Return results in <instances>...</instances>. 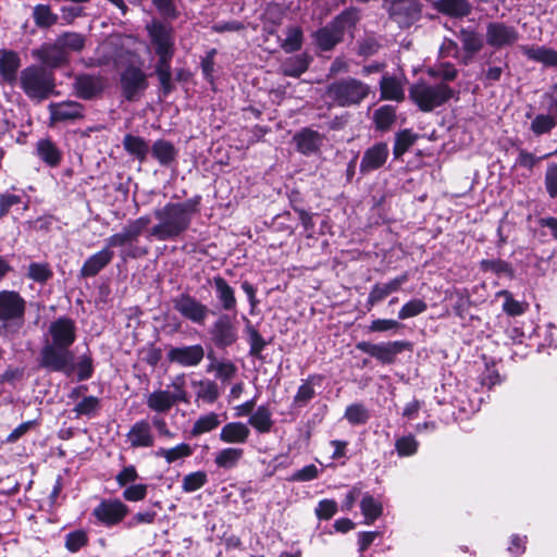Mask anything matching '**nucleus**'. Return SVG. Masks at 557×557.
<instances>
[{"label":"nucleus","instance_id":"30","mask_svg":"<svg viewBox=\"0 0 557 557\" xmlns=\"http://www.w3.org/2000/svg\"><path fill=\"white\" fill-rule=\"evenodd\" d=\"M323 376L320 374H311L299 385L293 404L295 407H305L315 396L314 387L321 385Z\"/></svg>","mask_w":557,"mask_h":557},{"label":"nucleus","instance_id":"8","mask_svg":"<svg viewBox=\"0 0 557 557\" xmlns=\"http://www.w3.org/2000/svg\"><path fill=\"white\" fill-rule=\"evenodd\" d=\"M354 24V15L345 12L338 15L332 23L318 29L313 37L322 50H331L338 44L344 36L346 29L350 28Z\"/></svg>","mask_w":557,"mask_h":557},{"label":"nucleus","instance_id":"17","mask_svg":"<svg viewBox=\"0 0 557 557\" xmlns=\"http://www.w3.org/2000/svg\"><path fill=\"white\" fill-rule=\"evenodd\" d=\"M50 120L57 122H74L85 115V107L77 101H62L49 104Z\"/></svg>","mask_w":557,"mask_h":557},{"label":"nucleus","instance_id":"16","mask_svg":"<svg viewBox=\"0 0 557 557\" xmlns=\"http://www.w3.org/2000/svg\"><path fill=\"white\" fill-rule=\"evenodd\" d=\"M205 357V349L201 345L172 347L168 351V359L172 363L185 368L197 367Z\"/></svg>","mask_w":557,"mask_h":557},{"label":"nucleus","instance_id":"51","mask_svg":"<svg viewBox=\"0 0 557 557\" xmlns=\"http://www.w3.org/2000/svg\"><path fill=\"white\" fill-rule=\"evenodd\" d=\"M151 220L149 216H140L136 220L131 221L122 232L126 235V237L132 242L137 240V238L141 235L143 231L150 224Z\"/></svg>","mask_w":557,"mask_h":557},{"label":"nucleus","instance_id":"9","mask_svg":"<svg viewBox=\"0 0 557 557\" xmlns=\"http://www.w3.org/2000/svg\"><path fill=\"white\" fill-rule=\"evenodd\" d=\"M174 392L158 389L150 393L147 397V406L156 412L165 413L180 401H187V394L183 383L174 382L172 384Z\"/></svg>","mask_w":557,"mask_h":557},{"label":"nucleus","instance_id":"37","mask_svg":"<svg viewBox=\"0 0 557 557\" xmlns=\"http://www.w3.org/2000/svg\"><path fill=\"white\" fill-rule=\"evenodd\" d=\"M425 73L431 78L438 79L437 83H445L447 85L458 75V71L456 70L455 65L448 62H440L432 66H428Z\"/></svg>","mask_w":557,"mask_h":557},{"label":"nucleus","instance_id":"5","mask_svg":"<svg viewBox=\"0 0 557 557\" xmlns=\"http://www.w3.org/2000/svg\"><path fill=\"white\" fill-rule=\"evenodd\" d=\"M25 305L18 293L0 292V335L13 337L20 333L25 323Z\"/></svg>","mask_w":557,"mask_h":557},{"label":"nucleus","instance_id":"29","mask_svg":"<svg viewBox=\"0 0 557 557\" xmlns=\"http://www.w3.org/2000/svg\"><path fill=\"white\" fill-rule=\"evenodd\" d=\"M522 53L530 60L548 67H557V51L545 46H522Z\"/></svg>","mask_w":557,"mask_h":557},{"label":"nucleus","instance_id":"61","mask_svg":"<svg viewBox=\"0 0 557 557\" xmlns=\"http://www.w3.org/2000/svg\"><path fill=\"white\" fill-rule=\"evenodd\" d=\"M337 512V503L334 499H322L315 507V515L320 520H329Z\"/></svg>","mask_w":557,"mask_h":557},{"label":"nucleus","instance_id":"10","mask_svg":"<svg viewBox=\"0 0 557 557\" xmlns=\"http://www.w3.org/2000/svg\"><path fill=\"white\" fill-rule=\"evenodd\" d=\"M121 87L128 101L137 100L148 88L146 73L138 66H127L121 74Z\"/></svg>","mask_w":557,"mask_h":557},{"label":"nucleus","instance_id":"38","mask_svg":"<svg viewBox=\"0 0 557 557\" xmlns=\"http://www.w3.org/2000/svg\"><path fill=\"white\" fill-rule=\"evenodd\" d=\"M360 509L364 517V523H373L383 512L382 503L370 494H364L360 502Z\"/></svg>","mask_w":557,"mask_h":557},{"label":"nucleus","instance_id":"24","mask_svg":"<svg viewBox=\"0 0 557 557\" xmlns=\"http://www.w3.org/2000/svg\"><path fill=\"white\" fill-rule=\"evenodd\" d=\"M388 157V147L384 143L375 144L367 149L360 162V171L362 173L372 172L386 162Z\"/></svg>","mask_w":557,"mask_h":557},{"label":"nucleus","instance_id":"18","mask_svg":"<svg viewBox=\"0 0 557 557\" xmlns=\"http://www.w3.org/2000/svg\"><path fill=\"white\" fill-rule=\"evenodd\" d=\"M126 441L132 448L152 447L156 437L150 423L145 419L135 422L126 434Z\"/></svg>","mask_w":557,"mask_h":557},{"label":"nucleus","instance_id":"12","mask_svg":"<svg viewBox=\"0 0 557 557\" xmlns=\"http://www.w3.org/2000/svg\"><path fill=\"white\" fill-rule=\"evenodd\" d=\"M128 513V507L120 499H103L92 510L97 521L106 527L119 524Z\"/></svg>","mask_w":557,"mask_h":557},{"label":"nucleus","instance_id":"49","mask_svg":"<svg viewBox=\"0 0 557 557\" xmlns=\"http://www.w3.org/2000/svg\"><path fill=\"white\" fill-rule=\"evenodd\" d=\"M88 544V534L84 530H75L65 535V548L71 553H77Z\"/></svg>","mask_w":557,"mask_h":557},{"label":"nucleus","instance_id":"59","mask_svg":"<svg viewBox=\"0 0 557 557\" xmlns=\"http://www.w3.org/2000/svg\"><path fill=\"white\" fill-rule=\"evenodd\" d=\"M211 370H214L216 376L223 381L232 379L237 371L235 364L231 361H220L213 363L208 368V371Z\"/></svg>","mask_w":557,"mask_h":557},{"label":"nucleus","instance_id":"52","mask_svg":"<svg viewBox=\"0 0 557 557\" xmlns=\"http://www.w3.org/2000/svg\"><path fill=\"white\" fill-rule=\"evenodd\" d=\"M428 309V305L422 299H411L406 302L398 312V318L400 320H406L409 318L417 317L423 313Z\"/></svg>","mask_w":557,"mask_h":557},{"label":"nucleus","instance_id":"23","mask_svg":"<svg viewBox=\"0 0 557 557\" xmlns=\"http://www.w3.org/2000/svg\"><path fill=\"white\" fill-rule=\"evenodd\" d=\"M244 456V448L239 446H226L214 453L213 462L218 469L230 471L239 466Z\"/></svg>","mask_w":557,"mask_h":557},{"label":"nucleus","instance_id":"21","mask_svg":"<svg viewBox=\"0 0 557 557\" xmlns=\"http://www.w3.org/2000/svg\"><path fill=\"white\" fill-rule=\"evenodd\" d=\"M251 434L250 428L242 421L225 423L219 433V440L227 445L237 446L247 443Z\"/></svg>","mask_w":557,"mask_h":557},{"label":"nucleus","instance_id":"41","mask_svg":"<svg viewBox=\"0 0 557 557\" xmlns=\"http://www.w3.org/2000/svg\"><path fill=\"white\" fill-rule=\"evenodd\" d=\"M220 424L221 420L219 414L215 412H208L206 414H201L194 422L190 433L193 436H199L215 430Z\"/></svg>","mask_w":557,"mask_h":557},{"label":"nucleus","instance_id":"2","mask_svg":"<svg viewBox=\"0 0 557 557\" xmlns=\"http://www.w3.org/2000/svg\"><path fill=\"white\" fill-rule=\"evenodd\" d=\"M150 45L158 57L154 66L163 96H168L174 89L172 83L171 61L175 53V35L173 27L158 20H152L146 25Z\"/></svg>","mask_w":557,"mask_h":557},{"label":"nucleus","instance_id":"22","mask_svg":"<svg viewBox=\"0 0 557 557\" xmlns=\"http://www.w3.org/2000/svg\"><path fill=\"white\" fill-rule=\"evenodd\" d=\"M408 274H401L386 283H376L370 290L367 305L372 307L382 301L387 296L400 289L401 285L408 281Z\"/></svg>","mask_w":557,"mask_h":557},{"label":"nucleus","instance_id":"46","mask_svg":"<svg viewBox=\"0 0 557 557\" xmlns=\"http://www.w3.org/2000/svg\"><path fill=\"white\" fill-rule=\"evenodd\" d=\"M208 482L205 471H195L186 474L182 481V490L185 493H193L200 490Z\"/></svg>","mask_w":557,"mask_h":557},{"label":"nucleus","instance_id":"14","mask_svg":"<svg viewBox=\"0 0 557 557\" xmlns=\"http://www.w3.org/2000/svg\"><path fill=\"white\" fill-rule=\"evenodd\" d=\"M106 81L100 75L79 74L73 83L74 94L84 100H91L101 95Z\"/></svg>","mask_w":557,"mask_h":557},{"label":"nucleus","instance_id":"43","mask_svg":"<svg viewBox=\"0 0 557 557\" xmlns=\"http://www.w3.org/2000/svg\"><path fill=\"white\" fill-rule=\"evenodd\" d=\"M125 150L135 156L139 161H144L149 152L146 140L138 136L126 135L123 139Z\"/></svg>","mask_w":557,"mask_h":557},{"label":"nucleus","instance_id":"60","mask_svg":"<svg viewBox=\"0 0 557 557\" xmlns=\"http://www.w3.org/2000/svg\"><path fill=\"white\" fill-rule=\"evenodd\" d=\"M451 296L456 297V304L454 305V312L456 315L463 318L466 311L470 307V296L467 289H456Z\"/></svg>","mask_w":557,"mask_h":557},{"label":"nucleus","instance_id":"26","mask_svg":"<svg viewBox=\"0 0 557 557\" xmlns=\"http://www.w3.org/2000/svg\"><path fill=\"white\" fill-rule=\"evenodd\" d=\"M273 411L269 405H260L249 416L247 425L258 434H268L274 426Z\"/></svg>","mask_w":557,"mask_h":557},{"label":"nucleus","instance_id":"36","mask_svg":"<svg viewBox=\"0 0 557 557\" xmlns=\"http://www.w3.org/2000/svg\"><path fill=\"white\" fill-rule=\"evenodd\" d=\"M435 8L440 12L455 17L466 16L471 11L468 0H438Z\"/></svg>","mask_w":557,"mask_h":557},{"label":"nucleus","instance_id":"20","mask_svg":"<svg viewBox=\"0 0 557 557\" xmlns=\"http://www.w3.org/2000/svg\"><path fill=\"white\" fill-rule=\"evenodd\" d=\"M323 140V135L309 127L300 129L293 136V141L296 145L297 151L305 156L317 153L320 150Z\"/></svg>","mask_w":557,"mask_h":557},{"label":"nucleus","instance_id":"33","mask_svg":"<svg viewBox=\"0 0 557 557\" xmlns=\"http://www.w3.org/2000/svg\"><path fill=\"white\" fill-rule=\"evenodd\" d=\"M213 285L215 288L216 298L222 305V308L227 311L236 309V298L234 288L222 276L213 277Z\"/></svg>","mask_w":557,"mask_h":557},{"label":"nucleus","instance_id":"64","mask_svg":"<svg viewBox=\"0 0 557 557\" xmlns=\"http://www.w3.org/2000/svg\"><path fill=\"white\" fill-rule=\"evenodd\" d=\"M545 187L552 198L557 196V163L547 165L545 173Z\"/></svg>","mask_w":557,"mask_h":557},{"label":"nucleus","instance_id":"42","mask_svg":"<svg viewBox=\"0 0 557 557\" xmlns=\"http://www.w3.org/2000/svg\"><path fill=\"white\" fill-rule=\"evenodd\" d=\"M37 152L39 158L50 166L58 165L61 160V152L49 139H41L38 141Z\"/></svg>","mask_w":557,"mask_h":557},{"label":"nucleus","instance_id":"39","mask_svg":"<svg viewBox=\"0 0 557 557\" xmlns=\"http://www.w3.org/2000/svg\"><path fill=\"white\" fill-rule=\"evenodd\" d=\"M396 121V109L393 106L385 104L376 109L373 113V123L375 128L381 132L389 131Z\"/></svg>","mask_w":557,"mask_h":557},{"label":"nucleus","instance_id":"63","mask_svg":"<svg viewBox=\"0 0 557 557\" xmlns=\"http://www.w3.org/2000/svg\"><path fill=\"white\" fill-rule=\"evenodd\" d=\"M462 46L467 52L475 53L483 47L482 38L473 32H467L462 34Z\"/></svg>","mask_w":557,"mask_h":557},{"label":"nucleus","instance_id":"55","mask_svg":"<svg viewBox=\"0 0 557 557\" xmlns=\"http://www.w3.org/2000/svg\"><path fill=\"white\" fill-rule=\"evenodd\" d=\"M500 296L505 297V301L503 304V310L508 315L517 317L524 313L527 309V305L523 302H520L512 298L511 294L507 290H502L499 293Z\"/></svg>","mask_w":557,"mask_h":557},{"label":"nucleus","instance_id":"15","mask_svg":"<svg viewBox=\"0 0 557 557\" xmlns=\"http://www.w3.org/2000/svg\"><path fill=\"white\" fill-rule=\"evenodd\" d=\"M519 39V33L513 26L503 22L490 23L486 27V42L494 48L513 45Z\"/></svg>","mask_w":557,"mask_h":557},{"label":"nucleus","instance_id":"56","mask_svg":"<svg viewBox=\"0 0 557 557\" xmlns=\"http://www.w3.org/2000/svg\"><path fill=\"white\" fill-rule=\"evenodd\" d=\"M28 277L38 283L47 282L52 272L47 263L33 262L28 267Z\"/></svg>","mask_w":557,"mask_h":557},{"label":"nucleus","instance_id":"1","mask_svg":"<svg viewBox=\"0 0 557 557\" xmlns=\"http://www.w3.org/2000/svg\"><path fill=\"white\" fill-rule=\"evenodd\" d=\"M45 336V344L40 350V367L66 375L72 374L74 355L70 347L76 341L75 322L67 317H60L49 324Z\"/></svg>","mask_w":557,"mask_h":557},{"label":"nucleus","instance_id":"54","mask_svg":"<svg viewBox=\"0 0 557 557\" xmlns=\"http://www.w3.org/2000/svg\"><path fill=\"white\" fill-rule=\"evenodd\" d=\"M416 141V135H413L409 129L400 131L396 134L395 144H394V154L395 157H400L404 154L410 146Z\"/></svg>","mask_w":557,"mask_h":557},{"label":"nucleus","instance_id":"40","mask_svg":"<svg viewBox=\"0 0 557 557\" xmlns=\"http://www.w3.org/2000/svg\"><path fill=\"white\" fill-rule=\"evenodd\" d=\"M557 126V112L537 114L531 122L530 129L536 136L550 133Z\"/></svg>","mask_w":557,"mask_h":557},{"label":"nucleus","instance_id":"45","mask_svg":"<svg viewBox=\"0 0 557 557\" xmlns=\"http://www.w3.org/2000/svg\"><path fill=\"white\" fill-rule=\"evenodd\" d=\"M309 61L307 55H296L287 59L283 65V72L287 76L298 77L307 71Z\"/></svg>","mask_w":557,"mask_h":557},{"label":"nucleus","instance_id":"28","mask_svg":"<svg viewBox=\"0 0 557 557\" xmlns=\"http://www.w3.org/2000/svg\"><path fill=\"white\" fill-rule=\"evenodd\" d=\"M21 66L20 55L12 50L0 51V76L9 84H14L17 79V70Z\"/></svg>","mask_w":557,"mask_h":557},{"label":"nucleus","instance_id":"58","mask_svg":"<svg viewBox=\"0 0 557 557\" xmlns=\"http://www.w3.org/2000/svg\"><path fill=\"white\" fill-rule=\"evenodd\" d=\"M320 474V471L318 467L313 463L307 465L304 468L295 471L290 478L289 481L293 482H308L317 479Z\"/></svg>","mask_w":557,"mask_h":557},{"label":"nucleus","instance_id":"25","mask_svg":"<svg viewBox=\"0 0 557 557\" xmlns=\"http://www.w3.org/2000/svg\"><path fill=\"white\" fill-rule=\"evenodd\" d=\"M405 78L384 74L380 81L381 98L400 102L405 99Z\"/></svg>","mask_w":557,"mask_h":557},{"label":"nucleus","instance_id":"35","mask_svg":"<svg viewBox=\"0 0 557 557\" xmlns=\"http://www.w3.org/2000/svg\"><path fill=\"white\" fill-rule=\"evenodd\" d=\"M191 385L195 388L197 399L202 400L206 404H213L219 398V387L213 381H193Z\"/></svg>","mask_w":557,"mask_h":557},{"label":"nucleus","instance_id":"32","mask_svg":"<svg viewBox=\"0 0 557 557\" xmlns=\"http://www.w3.org/2000/svg\"><path fill=\"white\" fill-rule=\"evenodd\" d=\"M151 154L160 165L169 166L176 161L178 150L171 141L158 139L151 146Z\"/></svg>","mask_w":557,"mask_h":557},{"label":"nucleus","instance_id":"13","mask_svg":"<svg viewBox=\"0 0 557 557\" xmlns=\"http://www.w3.org/2000/svg\"><path fill=\"white\" fill-rule=\"evenodd\" d=\"M173 307L182 317L197 324H203L209 313L206 305L188 294L175 297Z\"/></svg>","mask_w":557,"mask_h":557},{"label":"nucleus","instance_id":"27","mask_svg":"<svg viewBox=\"0 0 557 557\" xmlns=\"http://www.w3.org/2000/svg\"><path fill=\"white\" fill-rule=\"evenodd\" d=\"M114 252L108 248L91 255L83 264L81 275L83 277H92L104 269L113 259Z\"/></svg>","mask_w":557,"mask_h":557},{"label":"nucleus","instance_id":"3","mask_svg":"<svg viewBox=\"0 0 557 557\" xmlns=\"http://www.w3.org/2000/svg\"><path fill=\"white\" fill-rule=\"evenodd\" d=\"M200 196H195L184 202H168L154 211L158 220L150 236L158 240H170L178 237L190 225L193 215L198 212Z\"/></svg>","mask_w":557,"mask_h":557},{"label":"nucleus","instance_id":"62","mask_svg":"<svg viewBox=\"0 0 557 557\" xmlns=\"http://www.w3.org/2000/svg\"><path fill=\"white\" fill-rule=\"evenodd\" d=\"M99 407V399L95 396L84 397L75 406V412L79 416H90L97 411Z\"/></svg>","mask_w":557,"mask_h":557},{"label":"nucleus","instance_id":"44","mask_svg":"<svg viewBox=\"0 0 557 557\" xmlns=\"http://www.w3.org/2000/svg\"><path fill=\"white\" fill-rule=\"evenodd\" d=\"M57 41L64 51H66V54L69 52H79L85 47V37L82 34L74 33V32H65L61 34Z\"/></svg>","mask_w":557,"mask_h":557},{"label":"nucleus","instance_id":"50","mask_svg":"<svg viewBox=\"0 0 557 557\" xmlns=\"http://www.w3.org/2000/svg\"><path fill=\"white\" fill-rule=\"evenodd\" d=\"M302 45V30L298 26H292L287 29L286 37L282 44L285 52H294L301 48Z\"/></svg>","mask_w":557,"mask_h":557},{"label":"nucleus","instance_id":"47","mask_svg":"<svg viewBox=\"0 0 557 557\" xmlns=\"http://www.w3.org/2000/svg\"><path fill=\"white\" fill-rule=\"evenodd\" d=\"M344 417L350 424L357 425L364 424L370 414L362 404H351L346 408Z\"/></svg>","mask_w":557,"mask_h":557},{"label":"nucleus","instance_id":"34","mask_svg":"<svg viewBox=\"0 0 557 557\" xmlns=\"http://www.w3.org/2000/svg\"><path fill=\"white\" fill-rule=\"evenodd\" d=\"M193 455V448L187 443H180L174 447H160L154 451L157 458H163L168 465L188 458Z\"/></svg>","mask_w":557,"mask_h":557},{"label":"nucleus","instance_id":"57","mask_svg":"<svg viewBox=\"0 0 557 557\" xmlns=\"http://www.w3.org/2000/svg\"><path fill=\"white\" fill-rule=\"evenodd\" d=\"M246 332L250 345V354L259 355L265 348L267 342L251 324L246 326Z\"/></svg>","mask_w":557,"mask_h":557},{"label":"nucleus","instance_id":"6","mask_svg":"<svg viewBox=\"0 0 557 557\" xmlns=\"http://www.w3.org/2000/svg\"><path fill=\"white\" fill-rule=\"evenodd\" d=\"M327 96L339 107L359 104L370 94V86L356 78H346L332 83Z\"/></svg>","mask_w":557,"mask_h":557},{"label":"nucleus","instance_id":"7","mask_svg":"<svg viewBox=\"0 0 557 557\" xmlns=\"http://www.w3.org/2000/svg\"><path fill=\"white\" fill-rule=\"evenodd\" d=\"M20 86L27 97L42 100L53 90L54 83L50 73L32 65L21 72Z\"/></svg>","mask_w":557,"mask_h":557},{"label":"nucleus","instance_id":"53","mask_svg":"<svg viewBox=\"0 0 557 557\" xmlns=\"http://www.w3.org/2000/svg\"><path fill=\"white\" fill-rule=\"evenodd\" d=\"M419 447L418 441L413 435H405L396 440L395 449L400 457L412 456Z\"/></svg>","mask_w":557,"mask_h":557},{"label":"nucleus","instance_id":"19","mask_svg":"<svg viewBox=\"0 0 557 557\" xmlns=\"http://www.w3.org/2000/svg\"><path fill=\"white\" fill-rule=\"evenodd\" d=\"M212 339L218 347H227L237 341V331L227 314L216 319L211 330Z\"/></svg>","mask_w":557,"mask_h":557},{"label":"nucleus","instance_id":"4","mask_svg":"<svg viewBox=\"0 0 557 557\" xmlns=\"http://www.w3.org/2000/svg\"><path fill=\"white\" fill-rule=\"evenodd\" d=\"M456 90L445 83L419 78L409 88L410 100L423 112H431L456 96Z\"/></svg>","mask_w":557,"mask_h":557},{"label":"nucleus","instance_id":"48","mask_svg":"<svg viewBox=\"0 0 557 557\" xmlns=\"http://www.w3.org/2000/svg\"><path fill=\"white\" fill-rule=\"evenodd\" d=\"M34 21L39 27H49L57 23L58 15L52 13L50 8L45 4H38L34 8Z\"/></svg>","mask_w":557,"mask_h":557},{"label":"nucleus","instance_id":"31","mask_svg":"<svg viewBox=\"0 0 557 557\" xmlns=\"http://www.w3.org/2000/svg\"><path fill=\"white\" fill-rule=\"evenodd\" d=\"M37 57L44 64L50 67H57L67 61L66 51L63 50L57 40L54 44L42 46L38 50Z\"/></svg>","mask_w":557,"mask_h":557},{"label":"nucleus","instance_id":"11","mask_svg":"<svg viewBox=\"0 0 557 557\" xmlns=\"http://www.w3.org/2000/svg\"><path fill=\"white\" fill-rule=\"evenodd\" d=\"M408 347V343L403 341H395L381 344H372L369 342H360L357 344V349L368 354L382 363H393L396 356Z\"/></svg>","mask_w":557,"mask_h":557}]
</instances>
